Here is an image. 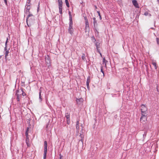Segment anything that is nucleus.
Masks as SVG:
<instances>
[{"label":"nucleus","instance_id":"obj_1","mask_svg":"<svg viewBox=\"0 0 159 159\" xmlns=\"http://www.w3.org/2000/svg\"><path fill=\"white\" fill-rule=\"evenodd\" d=\"M140 110L141 115H148V109L145 105L142 104L141 105Z\"/></svg>","mask_w":159,"mask_h":159},{"label":"nucleus","instance_id":"obj_2","mask_svg":"<svg viewBox=\"0 0 159 159\" xmlns=\"http://www.w3.org/2000/svg\"><path fill=\"white\" fill-rule=\"evenodd\" d=\"M44 154H43V159H45L46 157V155L47 152V146L48 144L47 143L46 141L44 142Z\"/></svg>","mask_w":159,"mask_h":159},{"label":"nucleus","instance_id":"obj_3","mask_svg":"<svg viewBox=\"0 0 159 159\" xmlns=\"http://www.w3.org/2000/svg\"><path fill=\"white\" fill-rule=\"evenodd\" d=\"M59 11L61 14H62V2L61 0H58Z\"/></svg>","mask_w":159,"mask_h":159},{"label":"nucleus","instance_id":"obj_4","mask_svg":"<svg viewBox=\"0 0 159 159\" xmlns=\"http://www.w3.org/2000/svg\"><path fill=\"white\" fill-rule=\"evenodd\" d=\"M148 115H141L140 121L141 122H143L147 120Z\"/></svg>","mask_w":159,"mask_h":159},{"label":"nucleus","instance_id":"obj_5","mask_svg":"<svg viewBox=\"0 0 159 159\" xmlns=\"http://www.w3.org/2000/svg\"><path fill=\"white\" fill-rule=\"evenodd\" d=\"M22 92L21 90H18L16 91V95L17 96V101H19L20 100V98L21 96V93Z\"/></svg>","mask_w":159,"mask_h":159},{"label":"nucleus","instance_id":"obj_6","mask_svg":"<svg viewBox=\"0 0 159 159\" xmlns=\"http://www.w3.org/2000/svg\"><path fill=\"white\" fill-rule=\"evenodd\" d=\"M95 45L97 51L99 53L101 56H102V54L100 51V50L99 49V48H100V43L97 42L96 43Z\"/></svg>","mask_w":159,"mask_h":159},{"label":"nucleus","instance_id":"obj_7","mask_svg":"<svg viewBox=\"0 0 159 159\" xmlns=\"http://www.w3.org/2000/svg\"><path fill=\"white\" fill-rule=\"evenodd\" d=\"M132 3L133 5L134 6V7L136 8H139V5L138 3H137V1L136 0H133L132 1Z\"/></svg>","mask_w":159,"mask_h":159},{"label":"nucleus","instance_id":"obj_8","mask_svg":"<svg viewBox=\"0 0 159 159\" xmlns=\"http://www.w3.org/2000/svg\"><path fill=\"white\" fill-rule=\"evenodd\" d=\"M5 51V58L7 60V57L8 56V54L9 53V49H7V48L6 49H4Z\"/></svg>","mask_w":159,"mask_h":159},{"label":"nucleus","instance_id":"obj_9","mask_svg":"<svg viewBox=\"0 0 159 159\" xmlns=\"http://www.w3.org/2000/svg\"><path fill=\"white\" fill-rule=\"evenodd\" d=\"M84 20H85V28L89 27V22L87 18L86 17H84Z\"/></svg>","mask_w":159,"mask_h":159},{"label":"nucleus","instance_id":"obj_10","mask_svg":"<svg viewBox=\"0 0 159 159\" xmlns=\"http://www.w3.org/2000/svg\"><path fill=\"white\" fill-rule=\"evenodd\" d=\"M107 61L105 59V57H103V64L105 65V66L107 68Z\"/></svg>","mask_w":159,"mask_h":159},{"label":"nucleus","instance_id":"obj_11","mask_svg":"<svg viewBox=\"0 0 159 159\" xmlns=\"http://www.w3.org/2000/svg\"><path fill=\"white\" fill-rule=\"evenodd\" d=\"M69 32L71 34H72L73 33V28L72 26L70 27L69 26Z\"/></svg>","mask_w":159,"mask_h":159},{"label":"nucleus","instance_id":"obj_12","mask_svg":"<svg viewBox=\"0 0 159 159\" xmlns=\"http://www.w3.org/2000/svg\"><path fill=\"white\" fill-rule=\"evenodd\" d=\"M25 142L27 144V146L29 147H30V143L29 139V138H26V140H25Z\"/></svg>","mask_w":159,"mask_h":159},{"label":"nucleus","instance_id":"obj_13","mask_svg":"<svg viewBox=\"0 0 159 159\" xmlns=\"http://www.w3.org/2000/svg\"><path fill=\"white\" fill-rule=\"evenodd\" d=\"M30 16L32 17L33 18H34V16L32 14H30L28 15V16L27 18V21L28 20L29 21H30V20L31 18H30Z\"/></svg>","mask_w":159,"mask_h":159},{"label":"nucleus","instance_id":"obj_14","mask_svg":"<svg viewBox=\"0 0 159 159\" xmlns=\"http://www.w3.org/2000/svg\"><path fill=\"white\" fill-rule=\"evenodd\" d=\"M19 90H21L22 92V93H21V95L22 96H24L26 95V93L22 89H20Z\"/></svg>","mask_w":159,"mask_h":159},{"label":"nucleus","instance_id":"obj_15","mask_svg":"<svg viewBox=\"0 0 159 159\" xmlns=\"http://www.w3.org/2000/svg\"><path fill=\"white\" fill-rule=\"evenodd\" d=\"M82 59L83 61H86V59L85 58V54L84 53H83L82 55Z\"/></svg>","mask_w":159,"mask_h":159},{"label":"nucleus","instance_id":"obj_16","mask_svg":"<svg viewBox=\"0 0 159 159\" xmlns=\"http://www.w3.org/2000/svg\"><path fill=\"white\" fill-rule=\"evenodd\" d=\"M90 77H89L87 78L86 82L87 85L88 87V86H89V84L90 83Z\"/></svg>","mask_w":159,"mask_h":159},{"label":"nucleus","instance_id":"obj_17","mask_svg":"<svg viewBox=\"0 0 159 159\" xmlns=\"http://www.w3.org/2000/svg\"><path fill=\"white\" fill-rule=\"evenodd\" d=\"M65 116L67 119H70V114L68 113H67L66 114Z\"/></svg>","mask_w":159,"mask_h":159},{"label":"nucleus","instance_id":"obj_18","mask_svg":"<svg viewBox=\"0 0 159 159\" xmlns=\"http://www.w3.org/2000/svg\"><path fill=\"white\" fill-rule=\"evenodd\" d=\"M31 1V0H27L26 2V5L28 7L30 6L31 4L30 2Z\"/></svg>","mask_w":159,"mask_h":159},{"label":"nucleus","instance_id":"obj_19","mask_svg":"<svg viewBox=\"0 0 159 159\" xmlns=\"http://www.w3.org/2000/svg\"><path fill=\"white\" fill-rule=\"evenodd\" d=\"M66 5L68 7H69L70 5L68 0H65Z\"/></svg>","mask_w":159,"mask_h":159},{"label":"nucleus","instance_id":"obj_20","mask_svg":"<svg viewBox=\"0 0 159 159\" xmlns=\"http://www.w3.org/2000/svg\"><path fill=\"white\" fill-rule=\"evenodd\" d=\"M76 101L78 103L80 102H82L83 101L82 98H80L79 99H77Z\"/></svg>","mask_w":159,"mask_h":159},{"label":"nucleus","instance_id":"obj_21","mask_svg":"<svg viewBox=\"0 0 159 159\" xmlns=\"http://www.w3.org/2000/svg\"><path fill=\"white\" fill-rule=\"evenodd\" d=\"M152 65L154 66L155 68V69H157V64L155 62H153L152 63Z\"/></svg>","mask_w":159,"mask_h":159},{"label":"nucleus","instance_id":"obj_22","mask_svg":"<svg viewBox=\"0 0 159 159\" xmlns=\"http://www.w3.org/2000/svg\"><path fill=\"white\" fill-rule=\"evenodd\" d=\"M79 122H77V123L76 125V128L77 129H79Z\"/></svg>","mask_w":159,"mask_h":159},{"label":"nucleus","instance_id":"obj_23","mask_svg":"<svg viewBox=\"0 0 159 159\" xmlns=\"http://www.w3.org/2000/svg\"><path fill=\"white\" fill-rule=\"evenodd\" d=\"M7 42H8V38H7V40H6V41L5 43V47L4 48V49H6V48H7Z\"/></svg>","mask_w":159,"mask_h":159},{"label":"nucleus","instance_id":"obj_24","mask_svg":"<svg viewBox=\"0 0 159 159\" xmlns=\"http://www.w3.org/2000/svg\"><path fill=\"white\" fill-rule=\"evenodd\" d=\"M25 136L26 137V138H29L28 137V132H26L25 133Z\"/></svg>","mask_w":159,"mask_h":159},{"label":"nucleus","instance_id":"obj_25","mask_svg":"<svg viewBox=\"0 0 159 159\" xmlns=\"http://www.w3.org/2000/svg\"><path fill=\"white\" fill-rule=\"evenodd\" d=\"M72 25H73V22L72 21L70 22L69 26H70V27H71V26H72Z\"/></svg>","mask_w":159,"mask_h":159},{"label":"nucleus","instance_id":"obj_26","mask_svg":"<svg viewBox=\"0 0 159 159\" xmlns=\"http://www.w3.org/2000/svg\"><path fill=\"white\" fill-rule=\"evenodd\" d=\"M41 90H40V92H39V98H40V99H41Z\"/></svg>","mask_w":159,"mask_h":159},{"label":"nucleus","instance_id":"obj_27","mask_svg":"<svg viewBox=\"0 0 159 159\" xmlns=\"http://www.w3.org/2000/svg\"><path fill=\"white\" fill-rule=\"evenodd\" d=\"M69 20L70 22L72 21V16H70L69 17Z\"/></svg>","mask_w":159,"mask_h":159},{"label":"nucleus","instance_id":"obj_28","mask_svg":"<svg viewBox=\"0 0 159 159\" xmlns=\"http://www.w3.org/2000/svg\"><path fill=\"white\" fill-rule=\"evenodd\" d=\"M70 119H67V122L68 124H69L70 123Z\"/></svg>","mask_w":159,"mask_h":159},{"label":"nucleus","instance_id":"obj_29","mask_svg":"<svg viewBox=\"0 0 159 159\" xmlns=\"http://www.w3.org/2000/svg\"><path fill=\"white\" fill-rule=\"evenodd\" d=\"M157 43L158 44H159V39L158 38H157Z\"/></svg>","mask_w":159,"mask_h":159},{"label":"nucleus","instance_id":"obj_30","mask_svg":"<svg viewBox=\"0 0 159 159\" xmlns=\"http://www.w3.org/2000/svg\"><path fill=\"white\" fill-rule=\"evenodd\" d=\"M101 72H102L103 74H104V72H103V69H102V66H101Z\"/></svg>","mask_w":159,"mask_h":159},{"label":"nucleus","instance_id":"obj_31","mask_svg":"<svg viewBox=\"0 0 159 159\" xmlns=\"http://www.w3.org/2000/svg\"><path fill=\"white\" fill-rule=\"evenodd\" d=\"M69 17L70 16H72V15H71V13L70 11H69Z\"/></svg>","mask_w":159,"mask_h":159},{"label":"nucleus","instance_id":"obj_32","mask_svg":"<svg viewBox=\"0 0 159 159\" xmlns=\"http://www.w3.org/2000/svg\"><path fill=\"white\" fill-rule=\"evenodd\" d=\"M29 129V128H28V127H27V129H26V132H28V133Z\"/></svg>","mask_w":159,"mask_h":159},{"label":"nucleus","instance_id":"obj_33","mask_svg":"<svg viewBox=\"0 0 159 159\" xmlns=\"http://www.w3.org/2000/svg\"><path fill=\"white\" fill-rule=\"evenodd\" d=\"M98 12L99 15L100 16V18H101V16L100 13L99 12Z\"/></svg>","mask_w":159,"mask_h":159},{"label":"nucleus","instance_id":"obj_34","mask_svg":"<svg viewBox=\"0 0 159 159\" xmlns=\"http://www.w3.org/2000/svg\"><path fill=\"white\" fill-rule=\"evenodd\" d=\"M4 2H5L7 3V0H4Z\"/></svg>","mask_w":159,"mask_h":159},{"label":"nucleus","instance_id":"obj_35","mask_svg":"<svg viewBox=\"0 0 159 159\" xmlns=\"http://www.w3.org/2000/svg\"><path fill=\"white\" fill-rule=\"evenodd\" d=\"M82 141H83V139L82 138L80 140Z\"/></svg>","mask_w":159,"mask_h":159},{"label":"nucleus","instance_id":"obj_36","mask_svg":"<svg viewBox=\"0 0 159 159\" xmlns=\"http://www.w3.org/2000/svg\"><path fill=\"white\" fill-rule=\"evenodd\" d=\"M93 19L95 21V18H93Z\"/></svg>","mask_w":159,"mask_h":159},{"label":"nucleus","instance_id":"obj_37","mask_svg":"<svg viewBox=\"0 0 159 159\" xmlns=\"http://www.w3.org/2000/svg\"><path fill=\"white\" fill-rule=\"evenodd\" d=\"M157 1L159 3V0H157Z\"/></svg>","mask_w":159,"mask_h":159},{"label":"nucleus","instance_id":"obj_38","mask_svg":"<svg viewBox=\"0 0 159 159\" xmlns=\"http://www.w3.org/2000/svg\"><path fill=\"white\" fill-rule=\"evenodd\" d=\"M151 29H153V28H151Z\"/></svg>","mask_w":159,"mask_h":159}]
</instances>
